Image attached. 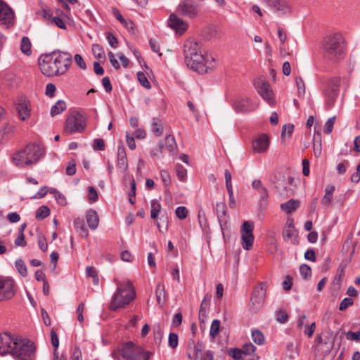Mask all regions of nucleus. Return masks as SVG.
I'll use <instances>...</instances> for the list:
<instances>
[{
  "mask_svg": "<svg viewBox=\"0 0 360 360\" xmlns=\"http://www.w3.org/2000/svg\"><path fill=\"white\" fill-rule=\"evenodd\" d=\"M71 64V54L60 51L41 54L38 59V65L41 73L49 77L64 75Z\"/></svg>",
  "mask_w": 360,
  "mask_h": 360,
  "instance_id": "obj_1",
  "label": "nucleus"
},
{
  "mask_svg": "<svg viewBox=\"0 0 360 360\" xmlns=\"http://www.w3.org/2000/svg\"><path fill=\"white\" fill-rule=\"evenodd\" d=\"M114 281L117 289L112 295L109 309L115 311L130 304L136 298V291L129 280L120 281L115 278Z\"/></svg>",
  "mask_w": 360,
  "mask_h": 360,
  "instance_id": "obj_2",
  "label": "nucleus"
},
{
  "mask_svg": "<svg viewBox=\"0 0 360 360\" xmlns=\"http://www.w3.org/2000/svg\"><path fill=\"white\" fill-rule=\"evenodd\" d=\"M45 155L44 147L38 143H29L13 153V163L18 167H28L36 165Z\"/></svg>",
  "mask_w": 360,
  "mask_h": 360,
  "instance_id": "obj_3",
  "label": "nucleus"
},
{
  "mask_svg": "<svg viewBox=\"0 0 360 360\" xmlns=\"http://www.w3.org/2000/svg\"><path fill=\"white\" fill-rule=\"evenodd\" d=\"M152 353L131 341L126 342L112 351L115 360H149Z\"/></svg>",
  "mask_w": 360,
  "mask_h": 360,
  "instance_id": "obj_4",
  "label": "nucleus"
},
{
  "mask_svg": "<svg viewBox=\"0 0 360 360\" xmlns=\"http://www.w3.org/2000/svg\"><path fill=\"white\" fill-rule=\"evenodd\" d=\"M323 49L332 60L343 58L346 52V42L342 34L333 33L326 36L323 40Z\"/></svg>",
  "mask_w": 360,
  "mask_h": 360,
  "instance_id": "obj_5",
  "label": "nucleus"
},
{
  "mask_svg": "<svg viewBox=\"0 0 360 360\" xmlns=\"http://www.w3.org/2000/svg\"><path fill=\"white\" fill-rule=\"evenodd\" d=\"M335 340V336L330 328H326L316 336L314 348L321 357V360L330 354L333 349Z\"/></svg>",
  "mask_w": 360,
  "mask_h": 360,
  "instance_id": "obj_6",
  "label": "nucleus"
},
{
  "mask_svg": "<svg viewBox=\"0 0 360 360\" xmlns=\"http://www.w3.org/2000/svg\"><path fill=\"white\" fill-rule=\"evenodd\" d=\"M12 356L15 360H34L36 357V347L31 340L18 336Z\"/></svg>",
  "mask_w": 360,
  "mask_h": 360,
  "instance_id": "obj_7",
  "label": "nucleus"
},
{
  "mask_svg": "<svg viewBox=\"0 0 360 360\" xmlns=\"http://www.w3.org/2000/svg\"><path fill=\"white\" fill-rule=\"evenodd\" d=\"M86 127V117L77 111H74L68 115L64 123L63 132L68 135L82 133Z\"/></svg>",
  "mask_w": 360,
  "mask_h": 360,
  "instance_id": "obj_8",
  "label": "nucleus"
},
{
  "mask_svg": "<svg viewBox=\"0 0 360 360\" xmlns=\"http://www.w3.org/2000/svg\"><path fill=\"white\" fill-rule=\"evenodd\" d=\"M267 288L266 282H260L254 287L249 302L250 311L256 313L262 307L265 302Z\"/></svg>",
  "mask_w": 360,
  "mask_h": 360,
  "instance_id": "obj_9",
  "label": "nucleus"
},
{
  "mask_svg": "<svg viewBox=\"0 0 360 360\" xmlns=\"http://www.w3.org/2000/svg\"><path fill=\"white\" fill-rule=\"evenodd\" d=\"M185 62L191 69L200 74H204L207 73L209 69H211V63L214 62V58H212L211 60H210L201 51L192 56L191 59L190 58L185 59Z\"/></svg>",
  "mask_w": 360,
  "mask_h": 360,
  "instance_id": "obj_10",
  "label": "nucleus"
},
{
  "mask_svg": "<svg viewBox=\"0 0 360 360\" xmlns=\"http://www.w3.org/2000/svg\"><path fill=\"white\" fill-rule=\"evenodd\" d=\"M176 13L180 16L195 19L200 14V5L193 0H181L176 6Z\"/></svg>",
  "mask_w": 360,
  "mask_h": 360,
  "instance_id": "obj_11",
  "label": "nucleus"
},
{
  "mask_svg": "<svg viewBox=\"0 0 360 360\" xmlns=\"http://www.w3.org/2000/svg\"><path fill=\"white\" fill-rule=\"evenodd\" d=\"M340 85L339 77L333 78L327 82L324 89L325 105L327 109H330L334 105L339 94Z\"/></svg>",
  "mask_w": 360,
  "mask_h": 360,
  "instance_id": "obj_12",
  "label": "nucleus"
},
{
  "mask_svg": "<svg viewBox=\"0 0 360 360\" xmlns=\"http://www.w3.org/2000/svg\"><path fill=\"white\" fill-rule=\"evenodd\" d=\"M270 182L273 185L276 194L282 197L290 195V191L287 188V179L283 173L280 172H274L270 176Z\"/></svg>",
  "mask_w": 360,
  "mask_h": 360,
  "instance_id": "obj_13",
  "label": "nucleus"
},
{
  "mask_svg": "<svg viewBox=\"0 0 360 360\" xmlns=\"http://www.w3.org/2000/svg\"><path fill=\"white\" fill-rule=\"evenodd\" d=\"M190 351L188 352V356L194 360H213V354L211 351L205 352L203 350V345L201 342L196 344L193 340H191L188 343Z\"/></svg>",
  "mask_w": 360,
  "mask_h": 360,
  "instance_id": "obj_14",
  "label": "nucleus"
},
{
  "mask_svg": "<svg viewBox=\"0 0 360 360\" xmlns=\"http://www.w3.org/2000/svg\"><path fill=\"white\" fill-rule=\"evenodd\" d=\"M15 294L14 280L11 277L0 276V301L10 300Z\"/></svg>",
  "mask_w": 360,
  "mask_h": 360,
  "instance_id": "obj_15",
  "label": "nucleus"
},
{
  "mask_svg": "<svg viewBox=\"0 0 360 360\" xmlns=\"http://www.w3.org/2000/svg\"><path fill=\"white\" fill-rule=\"evenodd\" d=\"M254 85L257 92L271 105L275 104L274 93L269 84L263 78L259 77L255 80Z\"/></svg>",
  "mask_w": 360,
  "mask_h": 360,
  "instance_id": "obj_16",
  "label": "nucleus"
},
{
  "mask_svg": "<svg viewBox=\"0 0 360 360\" xmlns=\"http://www.w3.org/2000/svg\"><path fill=\"white\" fill-rule=\"evenodd\" d=\"M18 335H13L8 333H4L0 335V354L4 356L11 354L14 351V346L17 342Z\"/></svg>",
  "mask_w": 360,
  "mask_h": 360,
  "instance_id": "obj_17",
  "label": "nucleus"
},
{
  "mask_svg": "<svg viewBox=\"0 0 360 360\" xmlns=\"http://www.w3.org/2000/svg\"><path fill=\"white\" fill-rule=\"evenodd\" d=\"M277 15L282 16L291 13V5L287 0H263Z\"/></svg>",
  "mask_w": 360,
  "mask_h": 360,
  "instance_id": "obj_18",
  "label": "nucleus"
},
{
  "mask_svg": "<svg viewBox=\"0 0 360 360\" xmlns=\"http://www.w3.org/2000/svg\"><path fill=\"white\" fill-rule=\"evenodd\" d=\"M253 223L250 221H245L241 227V240L243 248H250L253 245Z\"/></svg>",
  "mask_w": 360,
  "mask_h": 360,
  "instance_id": "obj_19",
  "label": "nucleus"
},
{
  "mask_svg": "<svg viewBox=\"0 0 360 360\" xmlns=\"http://www.w3.org/2000/svg\"><path fill=\"white\" fill-rule=\"evenodd\" d=\"M168 26L174 30L176 33L181 35L187 30L188 24L186 20L181 18L176 13H173L169 17Z\"/></svg>",
  "mask_w": 360,
  "mask_h": 360,
  "instance_id": "obj_20",
  "label": "nucleus"
},
{
  "mask_svg": "<svg viewBox=\"0 0 360 360\" xmlns=\"http://www.w3.org/2000/svg\"><path fill=\"white\" fill-rule=\"evenodd\" d=\"M14 21V12L7 4L0 0V23L9 27L13 25Z\"/></svg>",
  "mask_w": 360,
  "mask_h": 360,
  "instance_id": "obj_21",
  "label": "nucleus"
},
{
  "mask_svg": "<svg viewBox=\"0 0 360 360\" xmlns=\"http://www.w3.org/2000/svg\"><path fill=\"white\" fill-rule=\"evenodd\" d=\"M269 146V139L265 134L259 135L252 143V148L255 153H264Z\"/></svg>",
  "mask_w": 360,
  "mask_h": 360,
  "instance_id": "obj_22",
  "label": "nucleus"
},
{
  "mask_svg": "<svg viewBox=\"0 0 360 360\" xmlns=\"http://www.w3.org/2000/svg\"><path fill=\"white\" fill-rule=\"evenodd\" d=\"M15 110L17 111L18 118L20 120L24 121L28 119L31 115V106L30 101L25 98L18 100Z\"/></svg>",
  "mask_w": 360,
  "mask_h": 360,
  "instance_id": "obj_23",
  "label": "nucleus"
},
{
  "mask_svg": "<svg viewBox=\"0 0 360 360\" xmlns=\"http://www.w3.org/2000/svg\"><path fill=\"white\" fill-rule=\"evenodd\" d=\"M297 232L292 223L286 225L283 231V237L284 240L291 245H297L298 243Z\"/></svg>",
  "mask_w": 360,
  "mask_h": 360,
  "instance_id": "obj_24",
  "label": "nucleus"
},
{
  "mask_svg": "<svg viewBox=\"0 0 360 360\" xmlns=\"http://www.w3.org/2000/svg\"><path fill=\"white\" fill-rule=\"evenodd\" d=\"M177 145L173 135H168L165 140L159 142V150L161 153L165 152L172 153L176 150Z\"/></svg>",
  "mask_w": 360,
  "mask_h": 360,
  "instance_id": "obj_25",
  "label": "nucleus"
},
{
  "mask_svg": "<svg viewBox=\"0 0 360 360\" xmlns=\"http://www.w3.org/2000/svg\"><path fill=\"white\" fill-rule=\"evenodd\" d=\"M184 52L185 59L188 58L191 59L192 56L201 52V45L194 40H187L184 44Z\"/></svg>",
  "mask_w": 360,
  "mask_h": 360,
  "instance_id": "obj_26",
  "label": "nucleus"
},
{
  "mask_svg": "<svg viewBox=\"0 0 360 360\" xmlns=\"http://www.w3.org/2000/svg\"><path fill=\"white\" fill-rule=\"evenodd\" d=\"M252 186L260 195L259 203L261 205L266 204L269 198V192L262 181L259 179H255L252 183Z\"/></svg>",
  "mask_w": 360,
  "mask_h": 360,
  "instance_id": "obj_27",
  "label": "nucleus"
},
{
  "mask_svg": "<svg viewBox=\"0 0 360 360\" xmlns=\"http://www.w3.org/2000/svg\"><path fill=\"white\" fill-rule=\"evenodd\" d=\"M128 168V162L125 150L120 147L117 150V169L121 173L127 171Z\"/></svg>",
  "mask_w": 360,
  "mask_h": 360,
  "instance_id": "obj_28",
  "label": "nucleus"
},
{
  "mask_svg": "<svg viewBox=\"0 0 360 360\" xmlns=\"http://www.w3.org/2000/svg\"><path fill=\"white\" fill-rule=\"evenodd\" d=\"M86 220L91 229L95 230L98 227L99 218L97 212L94 210L90 209L86 212Z\"/></svg>",
  "mask_w": 360,
  "mask_h": 360,
  "instance_id": "obj_29",
  "label": "nucleus"
},
{
  "mask_svg": "<svg viewBox=\"0 0 360 360\" xmlns=\"http://www.w3.org/2000/svg\"><path fill=\"white\" fill-rule=\"evenodd\" d=\"M234 107L238 112L251 111L254 109V107L248 98H243L237 101L234 104Z\"/></svg>",
  "mask_w": 360,
  "mask_h": 360,
  "instance_id": "obj_30",
  "label": "nucleus"
},
{
  "mask_svg": "<svg viewBox=\"0 0 360 360\" xmlns=\"http://www.w3.org/2000/svg\"><path fill=\"white\" fill-rule=\"evenodd\" d=\"M335 189L333 185H327L325 188V194L321 199V204L324 206H329L331 204L333 192Z\"/></svg>",
  "mask_w": 360,
  "mask_h": 360,
  "instance_id": "obj_31",
  "label": "nucleus"
},
{
  "mask_svg": "<svg viewBox=\"0 0 360 360\" xmlns=\"http://www.w3.org/2000/svg\"><path fill=\"white\" fill-rule=\"evenodd\" d=\"M300 202L297 200L290 199L281 205V208L287 214L295 211L300 207Z\"/></svg>",
  "mask_w": 360,
  "mask_h": 360,
  "instance_id": "obj_32",
  "label": "nucleus"
},
{
  "mask_svg": "<svg viewBox=\"0 0 360 360\" xmlns=\"http://www.w3.org/2000/svg\"><path fill=\"white\" fill-rule=\"evenodd\" d=\"M27 226V224L25 223L22 224L19 229H18V237L15 239V245L16 246H22V247H24V246H26L27 245H29L27 243V240H29L28 238H25V236L23 233L25 228Z\"/></svg>",
  "mask_w": 360,
  "mask_h": 360,
  "instance_id": "obj_33",
  "label": "nucleus"
},
{
  "mask_svg": "<svg viewBox=\"0 0 360 360\" xmlns=\"http://www.w3.org/2000/svg\"><path fill=\"white\" fill-rule=\"evenodd\" d=\"M216 213L220 223L226 221V206L224 202H217L216 204Z\"/></svg>",
  "mask_w": 360,
  "mask_h": 360,
  "instance_id": "obj_34",
  "label": "nucleus"
},
{
  "mask_svg": "<svg viewBox=\"0 0 360 360\" xmlns=\"http://www.w3.org/2000/svg\"><path fill=\"white\" fill-rule=\"evenodd\" d=\"M67 105L65 101L62 100L58 101L51 108L50 114L51 117H54L65 111Z\"/></svg>",
  "mask_w": 360,
  "mask_h": 360,
  "instance_id": "obj_35",
  "label": "nucleus"
},
{
  "mask_svg": "<svg viewBox=\"0 0 360 360\" xmlns=\"http://www.w3.org/2000/svg\"><path fill=\"white\" fill-rule=\"evenodd\" d=\"M74 226L81 236L84 238L88 236V229H86L82 219L79 218L75 219Z\"/></svg>",
  "mask_w": 360,
  "mask_h": 360,
  "instance_id": "obj_36",
  "label": "nucleus"
},
{
  "mask_svg": "<svg viewBox=\"0 0 360 360\" xmlns=\"http://www.w3.org/2000/svg\"><path fill=\"white\" fill-rule=\"evenodd\" d=\"M152 130L157 136H160L163 133L162 121L158 117H154L152 121Z\"/></svg>",
  "mask_w": 360,
  "mask_h": 360,
  "instance_id": "obj_37",
  "label": "nucleus"
},
{
  "mask_svg": "<svg viewBox=\"0 0 360 360\" xmlns=\"http://www.w3.org/2000/svg\"><path fill=\"white\" fill-rule=\"evenodd\" d=\"M31 42L27 37H23L20 43V50L22 53L26 56H30L32 54Z\"/></svg>",
  "mask_w": 360,
  "mask_h": 360,
  "instance_id": "obj_38",
  "label": "nucleus"
},
{
  "mask_svg": "<svg viewBox=\"0 0 360 360\" xmlns=\"http://www.w3.org/2000/svg\"><path fill=\"white\" fill-rule=\"evenodd\" d=\"M157 302L159 304L162 305L165 303V285L162 283H158L155 290Z\"/></svg>",
  "mask_w": 360,
  "mask_h": 360,
  "instance_id": "obj_39",
  "label": "nucleus"
},
{
  "mask_svg": "<svg viewBox=\"0 0 360 360\" xmlns=\"http://www.w3.org/2000/svg\"><path fill=\"white\" fill-rule=\"evenodd\" d=\"M86 275L89 278H92V282L94 285H97L99 283V277L98 275L97 270L94 266H86Z\"/></svg>",
  "mask_w": 360,
  "mask_h": 360,
  "instance_id": "obj_40",
  "label": "nucleus"
},
{
  "mask_svg": "<svg viewBox=\"0 0 360 360\" xmlns=\"http://www.w3.org/2000/svg\"><path fill=\"white\" fill-rule=\"evenodd\" d=\"M151 211H150V217L152 219H156L160 213L161 209V205L157 200H151L150 204Z\"/></svg>",
  "mask_w": 360,
  "mask_h": 360,
  "instance_id": "obj_41",
  "label": "nucleus"
},
{
  "mask_svg": "<svg viewBox=\"0 0 360 360\" xmlns=\"http://www.w3.org/2000/svg\"><path fill=\"white\" fill-rule=\"evenodd\" d=\"M252 338L254 342L259 345H262L264 342V336L259 330H254L252 331Z\"/></svg>",
  "mask_w": 360,
  "mask_h": 360,
  "instance_id": "obj_42",
  "label": "nucleus"
},
{
  "mask_svg": "<svg viewBox=\"0 0 360 360\" xmlns=\"http://www.w3.org/2000/svg\"><path fill=\"white\" fill-rule=\"evenodd\" d=\"M50 214V210L47 206H41L36 212V218L44 219Z\"/></svg>",
  "mask_w": 360,
  "mask_h": 360,
  "instance_id": "obj_43",
  "label": "nucleus"
},
{
  "mask_svg": "<svg viewBox=\"0 0 360 360\" xmlns=\"http://www.w3.org/2000/svg\"><path fill=\"white\" fill-rule=\"evenodd\" d=\"M15 267L18 271V273L22 276L25 277L27 275V266L25 262L22 259H18L15 262Z\"/></svg>",
  "mask_w": 360,
  "mask_h": 360,
  "instance_id": "obj_44",
  "label": "nucleus"
},
{
  "mask_svg": "<svg viewBox=\"0 0 360 360\" xmlns=\"http://www.w3.org/2000/svg\"><path fill=\"white\" fill-rule=\"evenodd\" d=\"M176 173L178 179L181 181H184L187 176V170L181 165H177L176 166Z\"/></svg>",
  "mask_w": 360,
  "mask_h": 360,
  "instance_id": "obj_45",
  "label": "nucleus"
},
{
  "mask_svg": "<svg viewBox=\"0 0 360 360\" xmlns=\"http://www.w3.org/2000/svg\"><path fill=\"white\" fill-rule=\"evenodd\" d=\"M219 328L220 321L218 319H214L211 324L210 330V336H212V338H215L219 334Z\"/></svg>",
  "mask_w": 360,
  "mask_h": 360,
  "instance_id": "obj_46",
  "label": "nucleus"
},
{
  "mask_svg": "<svg viewBox=\"0 0 360 360\" xmlns=\"http://www.w3.org/2000/svg\"><path fill=\"white\" fill-rule=\"evenodd\" d=\"M51 193H53L57 202L60 205H65L67 204L66 198L63 194L58 191L56 189L51 190Z\"/></svg>",
  "mask_w": 360,
  "mask_h": 360,
  "instance_id": "obj_47",
  "label": "nucleus"
},
{
  "mask_svg": "<svg viewBox=\"0 0 360 360\" xmlns=\"http://www.w3.org/2000/svg\"><path fill=\"white\" fill-rule=\"evenodd\" d=\"M137 79L140 84L146 89H150L151 85L146 77V75L143 72H139L137 73Z\"/></svg>",
  "mask_w": 360,
  "mask_h": 360,
  "instance_id": "obj_48",
  "label": "nucleus"
},
{
  "mask_svg": "<svg viewBox=\"0 0 360 360\" xmlns=\"http://www.w3.org/2000/svg\"><path fill=\"white\" fill-rule=\"evenodd\" d=\"M179 338L178 335L174 333H171L169 335L168 345L172 349H175L178 346Z\"/></svg>",
  "mask_w": 360,
  "mask_h": 360,
  "instance_id": "obj_49",
  "label": "nucleus"
},
{
  "mask_svg": "<svg viewBox=\"0 0 360 360\" xmlns=\"http://www.w3.org/2000/svg\"><path fill=\"white\" fill-rule=\"evenodd\" d=\"M300 272L302 278H307L311 277V270L309 265L307 264H302L300 266Z\"/></svg>",
  "mask_w": 360,
  "mask_h": 360,
  "instance_id": "obj_50",
  "label": "nucleus"
},
{
  "mask_svg": "<svg viewBox=\"0 0 360 360\" xmlns=\"http://www.w3.org/2000/svg\"><path fill=\"white\" fill-rule=\"evenodd\" d=\"M88 200L90 202H96L98 199V195L96 190L94 186L88 187Z\"/></svg>",
  "mask_w": 360,
  "mask_h": 360,
  "instance_id": "obj_51",
  "label": "nucleus"
},
{
  "mask_svg": "<svg viewBox=\"0 0 360 360\" xmlns=\"http://www.w3.org/2000/svg\"><path fill=\"white\" fill-rule=\"evenodd\" d=\"M335 116L329 118L327 120V122L325 124L324 129H323V132L325 134H328L332 132L333 129V125L335 124Z\"/></svg>",
  "mask_w": 360,
  "mask_h": 360,
  "instance_id": "obj_52",
  "label": "nucleus"
},
{
  "mask_svg": "<svg viewBox=\"0 0 360 360\" xmlns=\"http://www.w3.org/2000/svg\"><path fill=\"white\" fill-rule=\"evenodd\" d=\"M188 212L187 208L184 206H179L175 210L176 217L180 219H184L186 218Z\"/></svg>",
  "mask_w": 360,
  "mask_h": 360,
  "instance_id": "obj_53",
  "label": "nucleus"
},
{
  "mask_svg": "<svg viewBox=\"0 0 360 360\" xmlns=\"http://www.w3.org/2000/svg\"><path fill=\"white\" fill-rule=\"evenodd\" d=\"M294 131V125L292 124H284L283 126V130L281 132V137L284 139V137L288 135V136H291Z\"/></svg>",
  "mask_w": 360,
  "mask_h": 360,
  "instance_id": "obj_54",
  "label": "nucleus"
},
{
  "mask_svg": "<svg viewBox=\"0 0 360 360\" xmlns=\"http://www.w3.org/2000/svg\"><path fill=\"white\" fill-rule=\"evenodd\" d=\"M354 302L352 298L345 297L342 300V302L340 304L339 309L341 311L345 310L349 307L352 306Z\"/></svg>",
  "mask_w": 360,
  "mask_h": 360,
  "instance_id": "obj_55",
  "label": "nucleus"
},
{
  "mask_svg": "<svg viewBox=\"0 0 360 360\" xmlns=\"http://www.w3.org/2000/svg\"><path fill=\"white\" fill-rule=\"evenodd\" d=\"M256 349V347L254 346L252 343L245 344L243 345L241 349V352H243V354L250 355L252 354Z\"/></svg>",
  "mask_w": 360,
  "mask_h": 360,
  "instance_id": "obj_56",
  "label": "nucleus"
},
{
  "mask_svg": "<svg viewBox=\"0 0 360 360\" xmlns=\"http://www.w3.org/2000/svg\"><path fill=\"white\" fill-rule=\"evenodd\" d=\"M229 354L234 359L238 360L242 359L243 352H241V349H231L229 350Z\"/></svg>",
  "mask_w": 360,
  "mask_h": 360,
  "instance_id": "obj_57",
  "label": "nucleus"
},
{
  "mask_svg": "<svg viewBox=\"0 0 360 360\" xmlns=\"http://www.w3.org/2000/svg\"><path fill=\"white\" fill-rule=\"evenodd\" d=\"M106 39L110 44V46L112 48H116L118 45L117 39L110 32H108L106 34Z\"/></svg>",
  "mask_w": 360,
  "mask_h": 360,
  "instance_id": "obj_58",
  "label": "nucleus"
},
{
  "mask_svg": "<svg viewBox=\"0 0 360 360\" xmlns=\"http://www.w3.org/2000/svg\"><path fill=\"white\" fill-rule=\"evenodd\" d=\"M56 90V87L55 84L52 83H49L46 86V95L50 98H52L54 96L55 92Z\"/></svg>",
  "mask_w": 360,
  "mask_h": 360,
  "instance_id": "obj_59",
  "label": "nucleus"
},
{
  "mask_svg": "<svg viewBox=\"0 0 360 360\" xmlns=\"http://www.w3.org/2000/svg\"><path fill=\"white\" fill-rule=\"evenodd\" d=\"M93 148L94 150H103L105 149V142L102 139H96L94 141Z\"/></svg>",
  "mask_w": 360,
  "mask_h": 360,
  "instance_id": "obj_60",
  "label": "nucleus"
},
{
  "mask_svg": "<svg viewBox=\"0 0 360 360\" xmlns=\"http://www.w3.org/2000/svg\"><path fill=\"white\" fill-rule=\"evenodd\" d=\"M102 85L107 93L112 91V86L108 77H105L102 79Z\"/></svg>",
  "mask_w": 360,
  "mask_h": 360,
  "instance_id": "obj_61",
  "label": "nucleus"
},
{
  "mask_svg": "<svg viewBox=\"0 0 360 360\" xmlns=\"http://www.w3.org/2000/svg\"><path fill=\"white\" fill-rule=\"evenodd\" d=\"M162 180L165 186H169L171 183L170 174L167 170H162L160 172Z\"/></svg>",
  "mask_w": 360,
  "mask_h": 360,
  "instance_id": "obj_62",
  "label": "nucleus"
},
{
  "mask_svg": "<svg viewBox=\"0 0 360 360\" xmlns=\"http://www.w3.org/2000/svg\"><path fill=\"white\" fill-rule=\"evenodd\" d=\"M276 319L281 323H285L288 319V316L283 310H279L276 315Z\"/></svg>",
  "mask_w": 360,
  "mask_h": 360,
  "instance_id": "obj_63",
  "label": "nucleus"
},
{
  "mask_svg": "<svg viewBox=\"0 0 360 360\" xmlns=\"http://www.w3.org/2000/svg\"><path fill=\"white\" fill-rule=\"evenodd\" d=\"M346 336L348 340H356L357 342L360 341V331H357V332L349 331V332H347Z\"/></svg>",
  "mask_w": 360,
  "mask_h": 360,
  "instance_id": "obj_64",
  "label": "nucleus"
}]
</instances>
